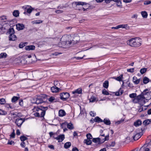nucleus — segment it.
Returning <instances> with one entry per match:
<instances>
[{"label": "nucleus", "instance_id": "1", "mask_svg": "<svg viewBox=\"0 0 151 151\" xmlns=\"http://www.w3.org/2000/svg\"><path fill=\"white\" fill-rule=\"evenodd\" d=\"M72 6L79 10L83 9V11H88L93 8V6L90 5L89 4L81 1L73 2Z\"/></svg>", "mask_w": 151, "mask_h": 151}, {"label": "nucleus", "instance_id": "2", "mask_svg": "<svg viewBox=\"0 0 151 151\" xmlns=\"http://www.w3.org/2000/svg\"><path fill=\"white\" fill-rule=\"evenodd\" d=\"M48 109L47 107L40 106L35 107L34 109V111L37 112L34 114V115L37 117H43L45 114V111Z\"/></svg>", "mask_w": 151, "mask_h": 151}, {"label": "nucleus", "instance_id": "3", "mask_svg": "<svg viewBox=\"0 0 151 151\" xmlns=\"http://www.w3.org/2000/svg\"><path fill=\"white\" fill-rule=\"evenodd\" d=\"M78 37H73V36L70 35H67L63 36L61 39H63L64 38L68 39L69 40L68 44H69L70 46H71L74 44L77 43L78 41L77 40Z\"/></svg>", "mask_w": 151, "mask_h": 151}, {"label": "nucleus", "instance_id": "4", "mask_svg": "<svg viewBox=\"0 0 151 151\" xmlns=\"http://www.w3.org/2000/svg\"><path fill=\"white\" fill-rule=\"evenodd\" d=\"M148 89H146L140 95L141 99L143 103H145V101L144 99L146 100L149 99L151 98V96H150V93L148 91Z\"/></svg>", "mask_w": 151, "mask_h": 151}, {"label": "nucleus", "instance_id": "5", "mask_svg": "<svg viewBox=\"0 0 151 151\" xmlns=\"http://www.w3.org/2000/svg\"><path fill=\"white\" fill-rule=\"evenodd\" d=\"M69 40H66V41H62L58 44V46L60 47H67L70 46V45L68 44Z\"/></svg>", "mask_w": 151, "mask_h": 151}, {"label": "nucleus", "instance_id": "6", "mask_svg": "<svg viewBox=\"0 0 151 151\" xmlns=\"http://www.w3.org/2000/svg\"><path fill=\"white\" fill-rule=\"evenodd\" d=\"M25 121L24 118H18L16 119L15 123L18 127H20Z\"/></svg>", "mask_w": 151, "mask_h": 151}, {"label": "nucleus", "instance_id": "7", "mask_svg": "<svg viewBox=\"0 0 151 151\" xmlns=\"http://www.w3.org/2000/svg\"><path fill=\"white\" fill-rule=\"evenodd\" d=\"M60 98L61 100L65 101L69 97L70 94L67 92L63 93L60 94Z\"/></svg>", "mask_w": 151, "mask_h": 151}, {"label": "nucleus", "instance_id": "8", "mask_svg": "<svg viewBox=\"0 0 151 151\" xmlns=\"http://www.w3.org/2000/svg\"><path fill=\"white\" fill-rule=\"evenodd\" d=\"M132 102L134 103H138L141 104V102L142 104L143 103L140 95H139L136 98H134L132 100Z\"/></svg>", "mask_w": 151, "mask_h": 151}, {"label": "nucleus", "instance_id": "9", "mask_svg": "<svg viewBox=\"0 0 151 151\" xmlns=\"http://www.w3.org/2000/svg\"><path fill=\"white\" fill-rule=\"evenodd\" d=\"M22 8L24 9H26L27 12L29 14H30L33 9L31 6L29 5L24 6L22 7Z\"/></svg>", "mask_w": 151, "mask_h": 151}, {"label": "nucleus", "instance_id": "10", "mask_svg": "<svg viewBox=\"0 0 151 151\" xmlns=\"http://www.w3.org/2000/svg\"><path fill=\"white\" fill-rule=\"evenodd\" d=\"M33 103L37 104H39L43 103V101L42 98H35L33 99Z\"/></svg>", "mask_w": 151, "mask_h": 151}, {"label": "nucleus", "instance_id": "11", "mask_svg": "<svg viewBox=\"0 0 151 151\" xmlns=\"http://www.w3.org/2000/svg\"><path fill=\"white\" fill-rule=\"evenodd\" d=\"M53 138L58 140V142H62L65 138L64 135V134L58 135L57 137H55L54 136Z\"/></svg>", "mask_w": 151, "mask_h": 151}, {"label": "nucleus", "instance_id": "12", "mask_svg": "<svg viewBox=\"0 0 151 151\" xmlns=\"http://www.w3.org/2000/svg\"><path fill=\"white\" fill-rule=\"evenodd\" d=\"M135 45L134 47H139L141 45V39L139 37L135 38Z\"/></svg>", "mask_w": 151, "mask_h": 151}, {"label": "nucleus", "instance_id": "13", "mask_svg": "<svg viewBox=\"0 0 151 151\" xmlns=\"http://www.w3.org/2000/svg\"><path fill=\"white\" fill-rule=\"evenodd\" d=\"M135 38H132L127 42V44L131 46L134 47L135 45Z\"/></svg>", "mask_w": 151, "mask_h": 151}, {"label": "nucleus", "instance_id": "14", "mask_svg": "<svg viewBox=\"0 0 151 151\" xmlns=\"http://www.w3.org/2000/svg\"><path fill=\"white\" fill-rule=\"evenodd\" d=\"M9 25L6 24H4L2 25L0 23V32L2 31L3 32L5 31V30L7 29V27H9Z\"/></svg>", "mask_w": 151, "mask_h": 151}, {"label": "nucleus", "instance_id": "15", "mask_svg": "<svg viewBox=\"0 0 151 151\" xmlns=\"http://www.w3.org/2000/svg\"><path fill=\"white\" fill-rule=\"evenodd\" d=\"M16 28L18 30L23 29L24 28V26L23 24L18 23L16 24Z\"/></svg>", "mask_w": 151, "mask_h": 151}, {"label": "nucleus", "instance_id": "16", "mask_svg": "<svg viewBox=\"0 0 151 151\" xmlns=\"http://www.w3.org/2000/svg\"><path fill=\"white\" fill-rule=\"evenodd\" d=\"M25 49L27 50H34L35 48V46L34 45H30L26 46Z\"/></svg>", "mask_w": 151, "mask_h": 151}, {"label": "nucleus", "instance_id": "17", "mask_svg": "<svg viewBox=\"0 0 151 151\" xmlns=\"http://www.w3.org/2000/svg\"><path fill=\"white\" fill-rule=\"evenodd\" d=\"M142 135V133H139L136 134L134 135L133 136V138L134 140H137L139 138H140L141 136Z\"/></svg>", "mask_w": 151, "mask_h": 151}, {"label": "nucleus", "instance_id": "18", "mask_svg": "<svg viewBox=\"0 0 151 151\" xmlns=\"http://www.w3.org/2000/svg\"><path fill=\"white\" fill-rule=\"evenodd\" d=\"M101 137H98L97 138H94L92 139V141L95 143H97L98 144H101Z\"/></svg>", "mask_w": 151, "mask_h": 151}, {"label": "nucleus", "instance_id": "19", "mask_svg": "<svg viewBox=\"0 0 151 151\" xmlns=\"http://www.w3.org/2000/svg\"><path fill=\"white\" fill-rule=\"evenodd\" d=\"M59 88L55 86L52 87L51 90L52 93H57L58 92Z\"/></svg>", "mask_w": 151, "mask_h": 151}, {"label": "nucleus", "instance_id": "20", "mask_svg": "<svg viewBox=\"0 0 151 151\" xmlns=\"http://www.w3.org/2000/svg\"><path fill=\"white\" fill-rule=\"evenodd\" d=\"M11 115L14 119L18 117H20L21 116L20 114L19 113H15L14 112L11 113L10 114Z\"/></svg>", "mask_w": 151, "mask_h": 151}, {"label": "nucleus", "instance_id": "21", "mask_svg": "<svg viewBox=\"0 0 151 151\" xmlns=\"http://www.w3.org/2000/svg\"><path fill=\"white\" fill-rule=\"evenodd\" d=\"M142 124V121L140 120H138L134 122V125L135 126L137 127L141 125Z\"/></svg>", "mask_w": 151, "mask_h": 151}, {"label": "nucleus", "instance_id": "22", "mask_svg": "<svg viewBox=\"0 0 151 151\" xmlns=\"http://www.w3.org/2000/svg\"><path fill=\"white\" fill-rule=\"evenodd\" d=\"M17 39L16 36L14 34L9 35V40L14 41Z\"/></svg>", "mask_w": 151, "mask_h": 151}, {"label": "nucleus", "instance_id": "23", "mask_svg": "<svg viewBox=\"0 0 151 151\" xmlns=\"http://www.w3.org/2000/svg\"><path fill=\"white\" fill-rule=\"evenodd\" d=\"M82 89L81 88H78L75 91L72 92V93L73 94H75L76 93L77 94H81L82 93Z\"/></svg>", "mask_w": 151, "mask_h": 151}, {"label": "nucleus", "instance_id": "24", "mask_svg": "<svg viewBox=\"0 0 151 151\" xmlns=\"http://www.w3.org/2000/svg\"><path fill=\"white\" fill-rule=\"evenodd\" d=\"M133 82L135 84H138L140 82V79H137V77L135 76L133 77Z\"/></svg>", "mask_w": 151, "mask_h": 151}, {"label": "nucleus", "instance_id": "25", "mask_svg": "<svg viewBox=\"0 0 151 151\" xmlns=\"http://www.w3.org/2000/svg\"><path fill=\"white\" fill-rule=\"evenodd\" d=\"M65 115V111L63 110H60L59 111V116H63Z\"/></svg>", "mask_w": 151, "mask_h": 151}, {"label": "nucleus", "instance_id": "26", "mask_svg": "<svg viewBox=\"0 0 151 151\" xmlns=\"http://www.w3.org/2000/svg\"><path fill=\"white\" fill-rule=\"evenodd\" d=\"M123 76L122 74L120 75L119 76L117 77H113L112 78L116 80L120 81H122V79L123 78Z\"/></svg>", "mask_w": 151, "mask_h": 151}, {"label": "nucleus", "instance_id": "27", "mask_svg": "<svg viewBox=\"0 0 151 151\" xmlns=\"http://www.w3.org/2000/svg\"><path fill=\"white\" fill-rule=\"evenodd\" d=\"M42 22V21L40 20H35L32 21V23L33 24H37L41 23Z\"/></svg>", "mask_w": 151, "mask_h": 151}, {"label": "nucleus", "instance_id": "28", "mask_svg": "<svg viewBox=\"0 0 151 151\" xmlns=\"http://www.w3.org/2000/svg\"><path fill=\"white\" fill-rule=\"evenodd\" d=\"M67 128L70 129H72L74 128L73 124L71 123H66V125Z\"/></svg>", "mask_w": 151, "mask_h": 151}, {"label": "nucleus", "instance_id": "29", "mask_svg": "<svg viewBox=\"0 0 151 151\" xmlns=\"http://www.w3.org/2000/svg\"><path fill=\"white\" fill-rule=\"evenodd\" d=\"M8 33L11 35H12L14 33V31L13 28H11L9 29L8 32Z\"/></svg>", "mask_w": 151, "mask_h": 151}, {"label": "nucleus", "instance_id": "30", "mask_svg": "<svg viewBox=\"0 0 151 151\" xmlns=\"http://www.w3.org/2000/svg\"><path fill=\"white\" fill-rule=\"evenodd\" d=\"M151 122V121L150 119H146L143 122L144 125L146 126L149 124Z\"/></svg>", "mask_w": 151, "mask_h": 151}, {"label": "nucleus", "instance_id": "31", "mask_svg": "<svg viewBox=\"0 0 151 151\" xmlns=\"http://www.w3.org/2000/svg\"><path fill=\"white\" fill-rule=\"evenodd\" d=\"M94 121L98 123L103 122V120L98 116L95 117Z\"/></svg>", "mask_w": 151, "mask_h": 151}, {"label": "nucleus", "instance_id": "32", "mask_svg": "<svg viewBox=\"0 0 151 151\" xmlns=\"http://www.w3.org/2000/svg\"><path fill=\"white\" fill-rule=\"evenodd\" d=\"M84 142L87 145H90L91 144L92 142L90 139H87L84 140Z\"/></svg>", "mask_w": 151, "mask_h": 151}, {"label": "nucleus", "instance_id": "33", "mask_svg": "<svg viewBox=\"0 0 151 151\" xmlns=\"http://www.w3.org/2000/svg\"><path fill=\"white\" fill-rule=\"evenodd\" d=\"M123 92V91L121 90V89L120 88L119 89L118 91L116 92L115 94L116 96H119L122 95Z\"/></svg>", "mask_w": 151, "mask_h": 151}, {"label": "nucleus", "instance_id": "34", "mask_svg": "<svg viewBox=\"0 0 151 151\" xmlns=\"http://www.w3.org/2000/svg\"><path fill=\"white\" fill-rule=\"evenodd\" d=\"M141 15L143 18H146L147 16V13L146 11H142L141 12Z\"/></svg>", "mask_w": 151, "mask_h": 151}, {"label": "nucleus", "instance_id": "35", "mask_svg": "<svg viewBox=\"0 0 151 151\" xmlns=\"http://www.w3.org/2000/svg\"><path fill=\"white\" fill-rule=\"evenodd\" d=\"M71 142H67L65 144L64 147L65 148L67 149L71 146Z\"/></svg>", "mask_w": 151, "mask_h": 151}, {"label": "nucleus", "instance_id": "36", "mask_svg": "<svg viewBox=\"0 0 151 151\" xmlns=\"http://www.w3.org/2000/svg\"><path fill=\"white\" fill-rule=\"evenodd\" d=\"M97 101L96 98L93 96H92L89 99L90 102H94Z\"/></svg>", "mask_w": 151, "mask_h": 151}, {"label": "nucleus", "instance_id": "37", "mask_svg": "<svg viewBox=\"0 0 151 151\" xmlns=\"http://www.w3.org/2000/svg\"><path fill=\"white\" fill-rule=\"evenodd\" d=\"M19 12L18 10H14L13 13V15L16 17H17L19 16Z\"/></svg>", "mask_w": 151, "mask_h": 151}, {"label": "nucleus", "instance_id": "38", "mask_svg": "<svg viewBox=\"0 0 151 151\" xmlns=\"http://www.w3.org/2000/svg\"><path fill=\"white\" fill-rule=\"evenodd\" d=\"M103 122L107 125H109L111 124L110 121L109 119H105L103 121Z\"/></svg>", "mask_w": 151, "mask_h": 151}, {"label": "nucleus", "instance_id": "39", "mask_svg": "<svg viewBox=\"0 0 151 151\" xmlns=\"http://www.w3.org/2000/svg\"><path fill=\"white\" fill-rule=\"evenodd\" d=\"M109 134L106 136L104 139H101V143H103L106 141L108 140L109 139Z\"/></svg>", "mask_w": 151, "mask_h": 151}, {"label": "nucleus", "instance_id": "40", "mask_svg": "<svg viewBox=\"0 0 151 151\" xmlns=\"http://www.w3.org/2000/svg\"><path fill=\"white\" fill-rule=\"evenodd\" d=\"M109 86V82L107 81H105L103 84V86L105 88H107Z\"/></svg>", "mask_w": 151, "mask_h": 151}, {"label": "nucleus", "instance_id": "41", "mask_svg": "<svg viewBox=\"0 0 151 151\" xmlns=\"http://www.w3.org/2000/svg\"><path fill=\"white\" fill-rule=\"evenodd\" d=\"M150 81L149 79L146 77H145L143 79V82L145 84H147Z\"/></svg>", "mask_w": 151, "mask_h": 151}, {"label": "nucleus", "instance_id": "42", "mask_svg": "<svg viewBox=\"0 0 151 151\" xmlns=\"http://www.w3.org/2000/svg\"><path fill=\"white\" fill-rule=\"evenodd\" d=\"M7 54L6 53H2L0 54V59L5 58L6 57Z\"/></svg>", "mask_w": 151, "mask_h": 151}, {"label": "nucleus", "instance_id": "43", "mask_svg": "<svg viewBox=\"0 0 151 151\" xmlns=\"http://www.w3.org/2000/svg\"><path fill=\"white\" fill-rule=\"evenodd\" d=\"M19 98L16 96H13L12 99V103L15 102L18 100Z\"/></svg>", "mask_w": 151, "mask_h": 151}, {"label": "nucleus", "instance_id": "44", "mask_svg": "<svg viewBox=\"0 0 151 151\" xmlns=\"http://www.w3.org/2000/svg\"><path fill=\"white\" fill-rule=\"evenodd\" d=\"M147 71V68H142L140 70V72L142 74H143L145 73Z\"/></svg>", "mask_w": 151, "mask_h": 151}, {"label": "nucleus", "instance_id": "45", "mask_svg": "<svg viewBox=\"0 0 151 151\" xmlns=\"http://www.w3.org/2000/svg\"><path fill=\"white\" fill-rule=\"evenodd\" d=\"M6 102L5 99L4 98L0 99V104L1 105L4 104Z\"/></svg>", "mask_w": 151, "mask_h": 151}, {"label": "nucleus", "instance_id": "46", "mask_svg": "<svg viewBox=\"0 0 151 151\" xmlns=\"http://www.w3.org/2000/svg\"><path fill=\"white\" fill-rule=\"evenodd\" d=\"M7 114L4 110L0 109V115H5Z\"/></svg>", "mask_w": 151, "mask_h": 151}, {"label": "nucleus", "instance_id": "47", "mask_svg": "<svg viewBox=\"0 0 151 151\" xmlns=\"http://www.w3.org/2000/svg\"><path fill=\"white\" fill-rule=\"evenodd\" d=\"M49 134L50 137H53L54 136L55 137V135H57V133L56 132L53 133L52 132H50Z\"/></svg>", "mask_w": 151, "mask_h": 151}, {"label": "nucleus", "instance_id": "48", "mask_svg": "<svg viewBox=\"0 0 151 151\" xmlns=\"http://www.w3.org/2000/svg\"><path fill=\"white\" fill-rule=\"evenodd\" d=\"M20 139L22 141H24L27 139V138L24 136H21L20 137Z\"/></svg>", "mask_w": 151, "mask_h": 151}, {"label": "nucleus", "instance_id": "49", "mask_svg": "<svg viewBox=\"0 0 151 151\" xmlns=\"http://www.w3.org/2000/svg\"><path fill=\"white\" fill-rule=\"evenodd\" d=\"M102 93L103 94L105 95H108L109 94V93L105 89H104L102 91Z\"/></svg>", "mask_w": 151, "mask_h": 151}, {"label": "nucleus", "instance_id": "50", "mask_svg": "<svg viewBox=\"0 0 151 151\" xmlns=\"http://www.w3.org/2000/svg\"><path fill=\"white\" fill-rule=\"evenodd\" d=\"M137 96V94L136 93H132L130 94L129 95V96L130 98H134Z\"/></svg>", "mask_w": 151, "mask_h": 151}, {"label": "nucleus", "instance_id": "51", "mask_svg": "<svg viewBox=\"0 0 151 151\" xmlns=\"http://www.w3.org/2000/svg\"><path fill=\"white\" fill-rule=\"evenodd\" d=\"M87 139H91L92 138V137L91 134L89 133L86 134Z\"/></svg>", "mask_w": 151, "mask_h": 151}, {"label": "nucleus", "instance_id": "52", "mask_svg": "<svg viewBox=\"0 0 151 151\" xmlns=\"http://www.w3.org/2000/svg\"><path fill=\"white\" fill-rule=\"evenodd\" d=\"M134 68L127 69V71L129 72L132 73L134 72Z\"/></svg>", "mask_w": 151, "mask_h": 151}, {"label": "nucleus", "instance_id": "53", "mask_svg": "<svg viewBox=\"0 0 151 151\" xmlns=\"http://www.w3.org/2000/svg\"><path fill=\"white\" fill-rule=\"evenodd\" d=\"M15 134L14 133V130H13V131L12 132V133L10 135V137L14 138L15 137Z\"/></svg>", "mask_w": 151, "mask_h": 151}, {"label": "nucleus", "instance_id": "54", "mask_svg": "<svg viewBox=\"0 0 151 151\" xmlns=\"http://www.w3.org/2000/svg\"><path fill=\"white\" fill-rule=\"evenodd\" d=\"M25 46L24 43H20L19 45V47L20 48H22Z\"/></svg>", "mask_w": 151, "mask_h": 151}, {"label": "nucleus", "instance_id": "55", "mask_svg": "<svg viewBox=\"0 0 151 151\" xmlns=\"http://www.w3.org/2000/svg\"><path fill=\"white\" fill-rule=\"evenodd\" d=\"M8 144L10 145H14V142L12 140L11 141H9L7 143Z\"/></svg>", "mask_w": 151, "mask_h": 151}, {"label": "nucleus", "instance_id": "56", "mask_svg": "<svg viewBox=\"0 0 151 151\" xmlns=\"http://www.w3.org/2000/svg\"><path fill=\"white\" fill-rule=\"evenodd\" d=\"M117 3L116 4L117 6H119L121 5V2L120 0H118V1L116 2Z\"/></svg>", "mask_w": 151, "mask_h": 151}, {"label": "nucleus", "instance_id": "57", "mask_svg": "<svg viewBox=\"0 0 151 151\" xmlns=\"http://www.w3.org/2000/svg\"><path fill=\"white\" fill-rule=\"evenodd\" d=\"M127 24L120 25V28H125L127 27Z\"/></svg>", "mask_w": 151, "mask_h": 151}, {"label": "nucleus", "instance_id": "58", "mask_svg": "<svg viewBox=\"0 0 151 151\" xmlns=\"http://www.w3.org/2000/svg\"><path fill=\"white\" fill-rule=\"evenodd\" d=\"M66 7V6H58V9H63L64 8H65Z\"/></svg>", "mask_w": 151, "mask_h": 151}, {"label": "nucleus", "instance_id": "59", "mask_svg": "<svg viewBox=\"0 0 151 151\" xmlns=\"http://www.w3.org/2000/svg\"><path fill=\"white\" fill-rule=\"evenodd\" d=\"M55 98L53 97H51L48 99V100L49 101L52 102L55 99Z\"/></svg>", "mask_w": 151, "mask_h": 151}, {"label": "nucleus", "instance_id": "60", "mask_svg": "<svg viewBox=\"0 0 151 151\" xmlns=\"http://www.w3.org/2000/svg\"><path fill=\"white\" fill-rule=\"evenodd\" d=\"M63 12V10H56L55 11V12L57 14H60L62 13Z\"/></svg>", "mask_w": 151, "mask_h": 151}, {"label": "nucleus", "instance_id": "61", "mask_svg": "<svg viewBox=\"0 0 151 151\" xmlns=\"http://www.w3.org/2000/svg\"><path fill=\"white\" fill-rule=\"evenodd\" d=\"M90 115L92 116H94L96 115V113L92 111H91L90 112Z\"/></svg>", "mask_w": 151, "mask_h": 151}, {"label": "nucleus", "instance_id": "62", "mask_svg": "<svg viewBox=\"0 0 151 151\" xmlns=\"http://www.w3.org/2000/svg\"><path fill=\"white\" fill-rule=\"evenodd\" d=\"M5 106L6 107H7L8 108H12V106H11L9 104H6L5 105Z\"/></svg>", "mask_w": 151, "mask_h": 151}, {"label": "nucleus", "instance_id": "63", "mask_svg": "<svg viewBox=\"0 0 151 151\" xmlns=\"http://www.w3.org/2000/svg\"><path fill=\"white\" fill-rule=\"evenodd\" d=\"M115 145V142H111L110 144H109V146L111 147H114Z\"/></svg>", "mask_w": 151, "mask_h": 151}, {"label": "nucleus", "instance_id": "64", "mask_svg": "<svg viewBox=\"0 0 151 151\" xmlns=\"http://www.w3.org/2000/svg\"><path fill=\"white\" fill-rule=\"evenodd\" d=\"M66 125V123H62L60 125V127L61 128H63L64 127V126Z\"/></svg>", "mask_w": 151, "mask_h": 151}]
</instances>
